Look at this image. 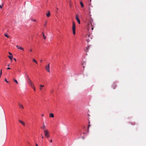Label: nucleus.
Here are the masks:
<instances>
[{
  "label": "nucleus",
  "instance_id": "nucleus-1",
  "mask_svg": "<svg viewBox=\"0 0 146 146\" xmlns=\"http://www.w3.org/2000/svg\"><path fill=\"white\" fill-rule=\"evenodd\" d=\"M28 82L31 87L34 86L33 83L31 81L29 78H28Z\"/></svg>",
  "mask_w": 146,
  "mask_h": 146
},
{
  "label": "nucleus",
  "instance_id": "nucleus-2",
  "mask_svg": "<svg viewBox=\"0 0 146 146\" xmlns=\"http://www.w3.org/2000/svg\"><path fill=\"white\" fill-rule=\"evenodd\" d=\"M44 135L46 136L49 134V132L48 130H44Z\"/></svg>",
  "mask_w": 146,
  "mask_h": 146
},
{
  "label": "nucleus",
  "instance_id": "nucleus-3",
  "mask_svg": "<svg viewBox=\"0 0 146 146\" xmlns=\"http://www.w3.org/2000/svg\"><path fill=\"white\" fill-rule=\"evenodd\" d=\"M45 68L46 70L49 72H50V66L49 64L45 67Z\"/></svg>",
  "mask_w": 146,
  "mask_h": 146
},
{
  "label": "nucleus",
  "instance_id": "nucleus-4",
  "mask_svg": "<svg viewBox=\"0 0 146 146\" xmlns=\"http://www.w3.org/2000/svg\"><path fill=\"white\" fill-rule=\"evenodd\" d=\"M88 28L89 29H90L91 27H92V28H91V29L92 30H93V29L94 28L93 27H92V23L90 22V24H88Z\"/></svg>",
  "mask_w": 146,
  "mask_h": 146
},
{
  "label": "nucleus",
  "instance_id": "nucleus-5",
  "mask_svg": "<svg viewBox=\"0 0 146 146\" xmlns=\"http://www.w3.org/2000/svg\"><path fill=\"white\" fill-rule=\"evenodd\" d=\"M76 29V26L75 24V23L73 22L72 23V30H75Z\"/></svg>",
  "mask_w": 146,
  "mask_h": 146
},
{
  "label": "nucleus",
  "instance_id": "nucleus-6",
  "mask_svg": "<svg viewBox=\"0 0 146 146\" xmlns=\"http://www.w3.org/2000/svg\"><path fill=\"white\" fill-rule=\"evenodd\" d=\"M76 19L78 22V23L80 24V20L79 19L78 15H77L76 16Z\"/></svg>",
  "mask_w": 146,
  "mask_h": 146
},
{
  "label": "nucleus",
  "instance_id": "nucleus-7",
  "mask_svg": "<svg viewBox=\"0 0 146 146\" xmlns=\"http://www.w3.org/2000/svg\"><path fill=\"white\" fill-rule=\"evenodd\" d=\"M19 122L21 123L23 125L25 126V123L24 122L21 121L20 120H19Z\"/></svg>",
  "mask_w": 146,
  "mask_h": 146
},
{
  "label": "nucleus",
  "instance_id": "nucleus-8",
  "mask_svg": "<svg viewBox=\"0 0 146 146\" xmlns=\"http://www.w3.org/2000/svg\"><path fill=\"white\" fill-rule=\"evenodd\" d=\"M46 128V126L44 125V123H43V125L42 127H41V128L42 129H44V130H45Z\"/></svg>",
  "mask_w": 146,
  "mask_h": 146
},
{
  "label": "nucleus",
  "instance_id": "nucleus-9",
  "mask_svg": "<svg viewBox=\"0 0 146 146\" xmlns=\"http://www.w3.org/2000/svg\"><path fill=\"white\" fill-rule=\"evenodd\" d=\"M18 105H19V107L23 109L24 108L23 105H21L19 103Z\"/></svg>",
  "mask_w": 146,
  "mask_h": 146
},
{
  "label": "nucleus",
  "instance_id": "nucleus-10",
  "mask_svg": "<svg viewBox=\"0 0 146 146\" xmlns=\"http://www.w3.org/2000/svg\"><path fill=\"white\" fill-rule=\"evenodd\" d=\"M49 116L50 117H54V115L52 113H50V114Z\"/></svg>",
  "mask_w": 146,
  "mask_h": 146
},
{
  "label": "nucleus",
  "instance_id": "nucleus-11",
  "mask_svg": "<svg viewBox=\"0 0 146 146\" xmlns=\"http://www.w3.org/2000/svg\"><path fill=\"white\" fill-rule=\"evenodd\" d=\"M40 89L41 90H42V87H44V85H40Z\"/></svg>",
  "mask_w": 146,
  "mask_h": 146
},
{
  "label": "nucleus",
  "instance_id": "nucleus-12",
  "mask_svg": "<svg viewBox=\"0 0 146 146\" xmlns=\"http://www.w3.org/2000/svg\"><path fill=\"white\" fill-rule=\"evenodd\" d=\"M48 13L46 14V15L47 17H48L50 16V11H48Z\"/></svg>",
  "mask_w": 146,
  "mask_h": 146
},
{
  "label": "nucleus",
  "instance_id": "nucleus-13",
  "mask_svg": "<svg viewBox=\"0 0 146 146\" xmlns=\"http://www.w3.org/2000/svg\"><path fill=\"white\" fill-rule=\"evenodd\" d=\"M4 35L5 37L7 38H9V35H8V34L7 33H5L4 34Z\"/></svg>",
  "mask_w": 146,
  "mask_h": 146
},
{
  "label": "nucleus",
  "instance_id": "nucleus-14",
  "mask_svg": "<svg viewBox=\"0 0 146 146\" xmlns=\"http://www.w3.org/2000/svg\"><path fill=\"white\" fill-rule=\"evenodd\" d=\"M80 4L81 5V6L82 7H84V5L82 1H81L80 2Z\"/></svg>",
  "mask_w": 146,
  "mask_h": 146
},
{
  "label": "nucleus",
  "instance_id": "nucleus-15",
  "mask_svg": "<svg viewBox=\"0 0 146 146\" xmlns=\"http://www.w3.org/2000/svg\"><path fill=\"white\" fill-rule=\"evenodd\" d=\"M33 61L35 62L36 64H38L37 62L34 59H33Z\"/></svg>",
  "mask_w": 146,
  "mask_h": 146
},
{
  "label": "nucleus",
  "instance_id": "nucleus-16",
  "mask_svg": "<svg viewBox=\"0 0 146 146\" xmlns=\"http://www.w3.org/2000/svg\"><path fill=\"white\" fill-rule=\"evenodd\" d=\"M20 50H24V49L22 47H20L19 46V47H18V48Z\"/></svg>",
  "mask_w": 146,
  "mask_h": 146
},
{
  "label": "nucleus",
  "instance_id": "nucleus-17",
  "mask_svg": "<svg viewBox=\"0 0 146 146\" xmlns=\"http://www.w3.org/2000/svg\"><path fill=\"white\" fill-rule=\"evenodd\" d=\"M9 57L11 60H12V59L13 58V56H9Z\"/></svg>",
  "mask_w": 146,
  "mask_h": 146
},
{
  "label": "nucleus",
  "instance_id": "nucleus-18",
  "mask_svg": "<svg viewBox=\"0 0 146 146\" xmlns=\"http://www.w3.org/2000/svg\"><path fill=\"white\" fill-rule=\"evenodd\" d=\"M42 35L43 36V37L44 39H45L46 38V36H44V34L43 33H42Z\"/></svg>",
  "mask_w": 146,
  "mask_h": 146
},
{
  "label": "nucleus",
  "instance_id": "nucleus-19",
  "mask_svg": "<svg viewBox=\"0 0 146 146\" xmlns=\"http://www.w3.org/2000/svg\"><path fill=\"white\" fill-rule=\"evenodd\" d=\"M14 81L17 84H18L17 81L15 79H13Z\"/></svg>",
  "mask_w": 146,
  "mask_h": 146
},
{
  "label": "nucleus",
  "instance_id": "nucleus-20",
  "mask_svg": "<svg viewBox=\"0 0 146 146\" xmlns=\"http://www.w3.org/2000/svg\"><path fill=\"white\" fill-rule=\"evenodd\" d=\"M73 34L74 35L75 34V30H72Z\"/></svg>",
  "mask_w": 146,
  "mask_h": 146
},
{
  "label": "nucleus",
  "instance_id": "nucleus-21",
  "mask_svg": "<svg viewBox=\"0 0 146 146\" xmlns=\"http://www.w3.org/2000/svg\"><path fill=\"white\" fill-rule=\"evenodd\" d=\"M5 82H6L7 83H9V82H8V81L7 80V79H6V78H5Z\"/></svg>",
  "mask_w": 146,
  "mask_h": 146
},
{
  "label": "nucleus",
  "instance_id": "nucleus-22",
  "mask_svg": "<svg viewBox=\"0 0 146 146\" xmlns=\"http://www.w3.org/2000/svg\"><path fill=\"white\" fill-rule=\"evenodd\" d=\"M0 74L1 75H2V69H1L0 70Z\"/></svg>",
  "mask_w": 146,
  "mask_h": 146
},
{
  "label": "nucleus",
  "instance_id": "nucleus-23",
  "mask_svg": "<svg viewBox=\"0 0 146 146\" xmlns=\"http://www.w3.org/2000/svg\"><path fill=\"white\" fill-rule=\"evenodd\" d=\"M32 88H33V90H34L35 91H36V89L35 88L34 86L33 87H32Z\"/></svg>",
  "mask_w": 146,
  "mask_h": 146
},
{
  "label": "nucleus",
  "instance_id": "nucleus-24",
  "mask_svg": "<svg viewBox=\"0 0 146 146\" xmlns=\"http://www.w3.org/2000/svg\"><path fill=\"white\" fill-rule=\"evenodd\" d=\"M116 86V85L115 84H114V85L113 86V89H114L115 88Z\"/></svg>",
  "mask_w": 146,
  "mask_h": 146
},
{
  "label": "nucleus",
  "instance_id": "nucleus-25",
  "mask_svg": "<svg viewBox=\"0 0 146 146\" xmlns=\"http://www.w3.org/2000/svg\"><path fill=\"white\" fill-rule=\"evenodd\" d=\"M50 137V135L49 134L48 135H47V136H46V137L47 138H48Z\"/></svg>",
  "mask_w": 146,
  "mask_h": 146
},
{
  "label": "nucleus",
  "instance_id": "nucleus-26",
  "mask_svg": "<svg viewBox=\"0 0 146 146\" xmlns=\"http://www.w3.org/2000/svg\"><path fill=\"white\" fill-rule=\"evenodd\" d=\"M32 50H32V49H30V50H29V51H30V52H32Z\"/></svg>",
  "mask_w": 146,
  "mask_h": 146
},
{
  "label": "nucleus",
  "instance_id": "nucleus-27",
  "mask_svg": "<svg viewBox=\"0 0 146 146\" xmlns=\"http://www.w3.org/2000/svg\"><path fill=\"white\" fill-rule=\"evenodd\" d=\"M50 142L51 143L52 142V139H50Z\"/></svg>",
  "mask_w": 146,
  "mask_h": 146
},
{
  "label": "nucleus",
  "instance_id": "nucleus-28",
  "mask_svg": "<svg viewBox=\"0 0 146 146\" xmlns=\"http://www.w3.org/2000/svg\"><path fill=\"white\" fill-rule=\"evenodd\" d=\"M88 10H89V11H90V7H88Z\"/></svg>",
  "mask_w": 146,
  "mask_h": 146
},
{
  "label": "nucleus",
  "instance_id": "nucleus-29",
  "mask_svg": "<svg viewBox=\"0 0 146 146\" xmlns=\"http://www.w3.org/2000/svg\"><path fill=\"white\" fill-rule=\"evenodd\" d=\"M88 48H89V47H88L86 48V50H88Z\"/></svg>",
  "mask_w": 146,
  "mask_h": 146
},
{
  "label": "nucleus",
  "instance_id": "nucleus-30",
  "mask_svg": "<svg viewBox=\"0 0 146 146\" xmlns=\"http://www.w3.org/2000/svg\"><path fill=\"white\" fill-rule=\"evenodd\" d=\"M7 69L8 70H10V68L9 67H8L7 68Z\"/></svg>",
  "mask_w": 146,
  "mask_h": 146
},
{
  "label": "nucleus",
  "instance_id": "nucleus-31",
  "mask_svg": "<svg viewBox=\"0 0 146 146\" xmlns=\"http://www.w3.org/2000/svg\"><path fill=\"white\" fill-rule=\"evenodd\" d=\"M16 47L18 48V47H19V46L18 45H17Z\"/></svg>",
  "mask_w": 146,
  "mask_h": 146
},
{
  "label": "nucleus",
  "instance_id": "nucleus-32",
  "mask_svg": "<svg viewBox=\"0 0 146 146\" xmlns=\"http://www.w3.org/2000/svg\"><path fill=\"white\" fill-rule=\"evenodd\" d=\"M9 53L10 54V55H12V54H11V53L10 52H9Z\"/></svg>",
  "mask_w": 146,
  "mask_h": 146
},
{
  "label": "nucleus",
  "instance_id": "nucleus-33",
  "mask_svg": "<svg viewBox=\"0 0 146 146\" xmlns=\"http://www.w3.org/2000/svg\"><path fill=\"white\" fill-rule=\"evenodd\" d=\"M46 23L44 25V26H46Z\"/></svg>",
  "mask_w": 146,
  "mask_h": 146
},
{
  "label": "nucleus",
  "instance_id": "nucleus-34",
  "mask_svg": "<svg viewBox=\"0 0 146 146\" xmlns=\"http://www.w3.org/2000/svg\"><path fill=\"white\" fill-rule=\"evenodd\" d=\"M14 59L15 61H16V59L15 58H14Z\"/></svg>",
  "mask_w": 146,
  "mask_h": 146
},
{
  "label": "nucleus",
  "instance_id": "nucleus-35",
  "mask_svg": "<svg viewBox=\"0 0 146 146\" xmlns=\"http://www.w3.org/2000/svg\"><path fill=\"white\" fill-rule=\"evenodd\" d=\"M44 114H42L41 115V116H44Z\"/></svg>",
  "mask_w": 146,
  "mask_h": 146
},
{
  "label": "nucleus",
  "instance_id": "nucleus-36",
  "mask_svg": "<svg viewBox=\"0 0 146 146\" xmlns=\"http://www.w3.org/2000/svg\"><path fill=\"white\" fill-rule=\"evenodd\" d=\"M90 126V125H89L88 126V128H89V127Z\"/></svg>",
  "mask_w": 146,
  "mask_h": 146
},
{
  "label": "nucleus",
  "instance_id": "nucleus-37",
  "mask_svg": "<svg viewBox=\"0 0 146 146\" xmlns=\"http://www.w3.org/2000/svg\"><path fill=\"white\" fill-rule=\"evenodd\" d=\"M2 7V6L0 5V8H1Z\"/></svg>",
  "mask_w": 146,
  "mask_h": 146
},
{
  "label": "nucleus",
  "instance_id": "nucleus-38",
  "mask_svg": "<svg viewBox=\"0 0 146 146\" xmlns=\"http://www.w3.org/2000/svg\"><path fill=\"white\" fill-rule=\"evenodd\" d=\"M36 146H38V144L37 143L36 144Z\"/></svg>",
  "mask_w": 146,
  "mask_h": 146
},
{
  "label": "nucleus",
  "instance_id": "nucleus-39",
  "mask_svg": "<svg viewBox=\"0 0 146 146\" xmlns=\"http://www.w3.org/2000/svg\"><path fill=\"white\" fill-rule=\"evenodd\" d=\"M33 21H36V20H35L34 19V20H33Z\"/></svg>",
  "mask_w": 146,
  "mask_h": 146
},
{
  "label": "nucleus",
  "instance_id": "nucleus-40",
  "mask_svg": "<svg viewBox=\"0 0 146 146\" xmlns=\"http://www.w3.org/2000/svg\"><path fill=\"white\" fill-rule=\"evenodd\" d=\"M18 71H19V72H21L20 70H18Z\"/></svg>",
  "mask_w": 146,
  "mask_h": 146
},
{
  "label": "nucleus",
  "instance_id": "nucleus-41",
  "mask_svg": "<svg viewBox=\"0 0 146 146\" xmlns=\"http://www.w3.org/2000/svg\"><path fill=\"white\" fill-rule=\"evenodd\" d=\"M42 60H40V62H42Z\"/></svg>",
  "mask_w": 146,
  "mask_h": 146
},
{
  "label": "nucleus",
  "instance_id": "nucleus-42",
  "mask_svg": "<svg viewBox=\"0 0 146 146\" xmlns=\"http://www.w3.org/2000/svg\"><path fill=\"white\" fill-rule=\"evenodd\" d=\"M27 78L28 79V78H29V77H28V76H27Z\"/></svg>",
  "mask_w": 146,
  "mask_h": 146
},
{
  "label": "nucleus",
  "instance_id": "nucleus-43",
  "mask_svg": "<svg viewBox=\"0 0 146 146\" xmlns=\"http://www.w3.org/2000/svg\"><path fill=\"white\" fill-rule=\"evenodd\" d=\"M9 66V64H8V66Z\"/></svg>",
  "mask_w": 146,
  "mask_h": 146
},
{
  "label": "nucleus",
  "instance_id": "nucleus-44",
  "mask_svg": "<svg viewBox=\"0 0 146 146\" xmlns=\"http://www.w3.org/2000/svg\"><path fill=\"white\" fill-rule=\"evenodd\" d=\"M42 138H43V136H42Z\"/></svg>",
  "mask_w": 146,
  "mask_h": 146
},
{
  "label": "nucleus",
  "instance_id": "nucleus-45",
  "mask_svg": "<svg viewBox=\"0 0 146 146\" xmlns=\"http://www.w3.org/2000/svg\"><path fill=\"white\" fill-rule=\"evenodd\" d=\"M89 5H90V3L89 4Z\"/></svg>",
  "mask_w": 146,
  "mask_h": 146
},
{
  "label": "nucleus",
  "instance_id": "nucleus-46",
  "mask_svg": "<svg viewBox=\"0 0 146 146\" xmlns=\"http://www.w3.org/2000/svg\"><path fill=\"white\" fill-rule=\"evenodd\" d=\"M57 10H58V8H57Z\"/></svg>",
  "mask_w": 146,
  "mask_h": 146
},
{
  "label": "nucleus",
  "instance_id": "nucleus-47",
  "mask_svg": "<svg viewBox=\"0 0 146 146\" xmlns=\"http://www.w3.org/2000/svg\"><path fill=\"white\" fill-rule=\"evenodd\" d=\"M53 90L52 91H51V92H53Z\"/></svg>",
  "mask_w": 146,
  "mask_h": 146
},
{
  "label": "nucleus",
  "instance_id": "nucleus-48",
  "mask_svg": "<svg viewBox=\"0 0 146 146\" xmlns=\"http://www.w3.org/2000/svg\"><path fill=\"white\" fill-rule=\"evenodd\" d=\"M88 37H89V35H88Z\"/></svg>",
  "mask_w": 146,
  "mask_h": 146
},
{
  "label": "nucleus",
  "instance_id": "nucleus-49",
  "mask_svg": "<svg viewBox=\"0 0 146 146\" xmlns=\"http://www.w3.org/2000/svg\"><path fill=\"white\" fill-rule=\"evenodd\" d=\"M69 3H71V2H70H70H69Z\"/></svg>",
  "mask_w": 146,
  "mask_h": 146
},
{
  "label": "nucleus",
  "instance_id": "nucleus-50",
  "mask_svg": "<svg viewBox=\"0 0 146 146\" xmlns=\"http://www.w3.org/2000/svg\"><path fill=\"white\" fill-rule=\"evenodd\" d=\"M90 1H91V0H90Z\"/></svg>",
  "mask_w": 146,
  "mask_h": 146
}]
</instances>
